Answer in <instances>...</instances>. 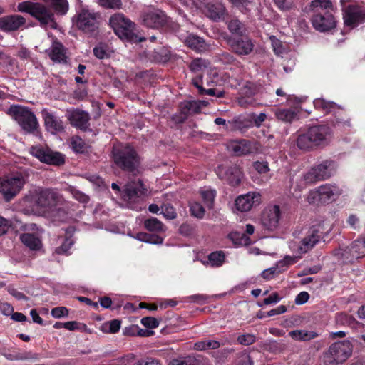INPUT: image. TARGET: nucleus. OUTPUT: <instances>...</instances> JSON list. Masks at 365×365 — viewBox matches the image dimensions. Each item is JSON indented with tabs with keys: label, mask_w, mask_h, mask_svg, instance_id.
<instances>
[{
	"label": "nucleus",
	"mask_w": 365,
	"mask_h": 365,
	"mask_svg": "<svg viewBox=\"0 0 365 365\" xmlns=\"http://www.w3.org/2000/svg\"><path fill=\"white\" fill-rule=\"evenodd\" d=\"M220 346L218 341L206 340L197 341L194 345V349L197 351H204L207 349H217Z\"/></svg>",
	"instance_id": "nucleus-43"
},
{
	"label": "nucleus",
	"mask_w": 365,
	"mask_h": 365,
	"mask_svg": "<svg viewBox=\"0 0 365 365\" xmlns=\"http://www.w3.org/2000/svg\"><path fill=\"white\" fill-rule=\"evenodd\" d=\"M23 24V18L19 15H11L0 18V29L4 31H13Z\"/></svg>",
	"instance_id": "nucleus-29"
},
{
	"label": "nucleus",
	"mask_w": 365,
	"mask_h": 365,
	"mask_svg": "<svg viewBox=\"0 0 365 365\" xmlns=\"http://www.w3.org/2000/svg\"><path fill=\"white\" fill-rule=\"evenodd\" d=\"M227 28L232 34L230 36H240L245 35V25L239 19H231L227 24Z\"/></svg>",
	"instance_id": "nucleus-32"
},
{
	"label": "nucleus",
	"mask_w": 365,
	"mask_h": 365,
	"mask_svg": "<svg viewBox=\"0 0 365 365\" xmlns=\"http://www.w3.org/2000/svg\"><path fill=\"white\" fill-rule=\"evenodd\" d=\"M23 177L19 174L14 177L0 178V193L6 202L11 201L21 190Z\"/></svg>",
	"instance_id": "nucleus-13"
},
{
	"label": "nucleus",
	"mask_w": 365,
	"mask_h": 365,
	"mask_svg": "<svg viewBox=\"0 0 365 365\" xmlns=\"http://www.w3.org/2000/svg\"><path fill=\"white\" fill-rule=\"evenodd\" d=\"M143 22L147 27L160 29L163 32L179 33L181 30L178 24L173 22L160 10L145 13Z\"/></svg>",
	"instance_id": "nucleus-7"
},
{
	"label": "nucleus",
	"mask_w": 365,
	"mask_h": 365,
	"mask_svg": "<svg viewBox=\"0 0 365 365\" xmlns=\"http://www.w3.org/2000/svg\"><path fill=\"white\" fill-rule=\"evenodd\" d=\"M71 192L73 197L82 203H87L89 201V197L84 194L83 192L76 189L75 187L71 188Z\"/></svg>",
	"instance_id": "nucleus-60"
},
{
	"label": "nucleus",
	"mask_w": 365,
	"mask_h": 365,
	"mask_svg": "<svg viewBox=\"0 0 365 365\" xmlns=\"http://www.w3.org/2000/svg\"><path fill=\"white\" fill-rule=\"evenodd\" d=\"M298 257H292L287 255L283 259L277 262V266L280 268L281 271L284 272L290 266L297 262Z\"/></svg>",
	"instance_id": "nucleus-50"
},
{
	"label": "nucleus",
	"mask_w": 365,
	"mask_h": 365,
	"mask_svg": "<svg viewBox=\"0 0 365 365\" xmlns=\"http://www.w3.org/2000/svg\"><path fill=\"white\" fill-rule=\"evenodd\" d=\"M133 365H161V364L158 359L148 357L145 359L138 360Z\"/></svg>",
	"instance_id": "nucleus-64"
},
{
	"label": "nucleus",
	"mask_w": 365,
	"mask_h": 365,
	"mask_svg": "<svg viewBox=\"0 0 365 365\" xmlns=\"http://www.w3.org/2000/svg\"><path fill=\"white\" fill-rule=\"evenodd\" d=\"M231 239L235 245H247L249 237L244 233L235 232L231 234Z\"/></svg>",
	"instance_id": "nucleus-58"
},
{
	"label": "nucleus",
	"mask_w": 365,
	"mask_h": 365,
	"mask_svg": "<svg viewBox=\"0 0 365 365\" xmlns=\"http://www.w3.org/2000/svg\"><path fill=\"white\" fill-rule=\"evenodd\" d=\"M353 346L350 341L343 340L333 343L323 354L324 365H339L351 355Z\"/></svg>",
	"instance_id": "nucleus-6"
},
{
	"label": "nucleus",
	"mask_w": 365,
	"mask_h": 365,
	"mask_svg": "<svg viewBox=\"0 0 365 365\" xmlns=\"http://www.w3.org/2000/svg\"><path fill=\"white\" fill-rule=\"evenodd\" d=\"M341 195L340 189L331 184H324L309 192L307 201L309 204H328Z\"/></svg>",
	"instance_id": "nucleus-8"
},
{
	"label": "nucleus",
	"mask_w": 365,
	"mask_h": 365,
	"mask_svg": "<svg viewBox=\"0 0 365 365\" xmlns=\"http://www.w3.org/2000/svg\"><path fill=\"white\" fill-rule=\"evenodd\" d=\"M333 137L332 128L328 124L307 125L298 131L297 145L308 150L329 143Z\"/></svg>",
	"instance_id": "nucleus-2"
},
{
	"label": "nucleus",
	"mask_w": 365,
	"mask_h": 365,
	"mask_svg": "<svg viewBox=\"0 0 365 365\" xmlns=\"http://www.w3.org/2000/svg\"><path fill=\"white\" fill-rule=\"evenodd\" d=\"M276 118L284 123H292L297 116V112L290 108H278L275 111Z\"/></svg>",
	"instance_id": "nucleus-34"
},
{
	"label": "nucleus",
	"mask_w": 365,
	"mask_h": 365,
	"mask_svg": "<svg viewBox=\"0 0 365 365\" xmlns=\"http://www.w3.org/2000/svg\"><path fill=\"white\" fill-rule=\"evenodd\" d=\"M68 313V309L65 307H56L51 309L52 317L56 319L67 317Z\"/></svg>",
	"instance_id": "nucleus-62"
},
{
	"label": "nucleus",
	"mask_w": 365,
	"mask_h": 365,
	"mask_svg": "<svg viewBox=\"0 0 365 365\" xmlns=\"http://www.w3.org/2000/svg\"><path fill=\"white\" fill-rule=\"evenodd\" d=\"M98 18L97 13L83 9L76 16V27L86 34L95 36L99 29Z\"/></svg>",
	"instance_id": "nucleus-9"
},
{
	"label": "nucleus",
	"mask_w": 365,
	"mask_h": 365,
	"mask_svg": "<svg viewBox=\"0 0 365 365\" xmlns=\"http://www.w3.org/2000/svg\"><path fill=\"white\" fill-rule=\"evenodd\" d=\"M205 8L207 17L215 21L222 20L227 14L225 6L219 1L209 2Z\"/></svg>",
	"instance_id": "nucleus-26"
},
{
	"label": "nucleus",
	"mask_w": 365,
	"mask_h": 365,
	"mask_svg": "<svg viewBox=\"0 0 365 365\" xmlns=\"http://www.w3.org/2000/svg\"><path fill=\"white\" fill-rule=\"evenodd\" d=\"M147 189L141 180L128 183L123 191V198L128 202L135 201L146 195Z\"/></svg>",
	"instance_id": "nucleus-20"
},
{
	"label": "nucleus",
	"mask_w": 365,
	"mask_h": 365,
	"mask_svg": "<svg viewBox=\"0 0 365 365\" xmlns=\"http://www.w3.org/2000/svg\"><path fill=\"white\" fill-rule=\"evenodd\" d=\"M336 322L338 324L345 325L351 328H356L359 324L358 321L351 315L345 312H339L336 315Z\"/></svg>",
	"instance_id": "nucleus-38"
},
{
	"label": "nucleus",
	"mask_w": 365,
	"mask_h": 365,
	"mask_svg": "<svg viewBox=\"0 0 365 365\" xmlns=\"http://www.w3.org/2000/svg\"><path fill=\"white\" fill-rule=\"evenodd\" d=\"M112 158L116 167L122 171L133 176L139 174L141 159L137 150L130 144L114 146Z\"/></svg>",
	"instance_id": "nucleus-3"
},
{
	"label": "nucleus",
	"mask_w": 365,
	"mask_h": 365,
	"mask_svg": "<svg viewBox=\"0 0 365 365\" xmlns=\"http://www.w3.org/2000/svg\"><path fill=\"white\" fill-rule=\"evenodd\" d=\"M49 57L54 62L66 63L65 49L61 43L56 42L53 45Z\"/></svg>",
	"instance_id": "nucleus-31"
},
{
	"label": "nucleus",
	"mask_w": 365,
	"mask_h": 365,
	"mask_svg": "<svg viewBox=\"0 0 365 365\" xmlns=\"http://www.w3.org/2000/svg\"><path fill=\"white\" fill-rule=\"evenodd\" d=\"M245 94L247 96H241L239 98V103L242 106H247L251 105L253 103L252 96L255 94L253 89L247 87H245L242 91V95Z\"/></svg>",
	"instance_id": "nucleus-46"
},
{
	"label": "nucleus",
	"mask_w": 365,
	"mask_h": 365,
	"mask_svg": "<svg viewBox=\"0 0 365 365\" xmlns=\"http://www.w3.org/2000/svg\"><path fill=\"white\" fill-rule=\"evenodd\" d=\"M229 49L237 56H248L254 49L252 39L246 35L240 36H226L225 38Z\"/></svg>",
	"instance_id": "nucleus-11"
},
{
	"label": "nucleus",
	"mask_w": 365,
	"mask_h": 365,
	"mask_svg": "<svg viewBox=\"0 0 365 365\" xmlns=\"http://www.w3.org/2000/svg\"><path fill=\"white\" fill-rule=\"evenodd\" d=\"M192 85L197 88L198 93L200 95H209L211 96H216L217 98H222L225 96V92L222 91H217L215 88H207L205 89L203 85L202 76L197 75L192 78Z\"/></svg>",
	"instance_id": "nucleus-30"
},
{
	"label": "nucleus",
	"mask_w": 365,
	"mask_h": 365,
	"mask_svg": "<svg viewBox=\"0 0 365 365\" xmlns=\"http://www.w3.org/2000/svg\"><path fill=\"white\" fill-rule=\"evenodd\" d=\"M209 63L207 61L202 59L201 58H197L193 59L188 67L190 71L195 74V76L197 75H202V73L207 68Z\"/></svg>",
	"instance_id": "nucleus-35"
},
{
	"label": "nucleus",
	"mask_w": 365,
	"mask_h": 365,
	"mask_svg": "<svg viewBox=\"0 0 365 365\" xmlns=\"http://www.w3.org/2000/svg\"><path fill=\"white\" fill-rule=\"evenodd\" d=\"M341 257L349 262L365 257V239L358 238L352 242L343 250Z\"/></svg>",
	"instance_id": "nucleus-18"
},
{
	"label": "nucleus",
	"mask_w": 365,
	"mask_h": 365,
	"mask_svg": "<svg viewBox=\"0 0 365 365\" xmlns=\"http://www.w3.org/2000/svg\"><path fill=\"white\" fill-rule=\"evenodd\" d=\"M141 324L146 328L154 329L159 326V322L156 318L145 317L142 318Z\"/></svg>",
	"instance_id": "nucleus-61"
},
{
	"label": "nucleus",
	"mask_w": 365,
	"mask_h": 365,
	"mask_svg": "<svg viewBox=\"0 0 365 365\" xmlns=\"http://www.w3.org/2000/svg\"><path fill=\"white\" fill-rule=\"evenodd\" d=\"M237 365H253V360L249 354L244 353L238 357Z\"/></svg>",
	"instance_id": "nucleus-63"
},
{
	"label": "nucleus",
	"mask_w": 365,
	"mask_h": 365,
	"mask_svg": "<svg viewBox=\"0 0 365 365\" xmlns=\"http://www.w3.org/2000/svg\"><path fill=\"white\" fill-rule=\"evenodd\" d=\"M201 196L204 200L205 204L209 208H211L214 202L215 192L212 190H204L201 192Z\"/></svg>",
	"instance_id": "nucleus-56"
},
{
	"label": "nucleus",
	"mask_w": 365,
	"mask_h": 365,
	"mask_svg": "<svg viewBox=\"0 0 365 365\" xmlns=\"http://www.w3.org/2000/svg\"><path fill=\"white\" fill-rule=\"evenodd\" d=\"M161 213L165 218L168 220H173L177 217L175 209L170 204H165L162 206Z\"/></svg>",
	"instance_id": "nucleus-53"
},
{
	"label": "nucleus",
	"mask_w": 365,
	"mask_h": 365,
	"mask_svg": "<svg viewBox=\"0 0 365 365\" xmlns=\"http://www.w3.org/2000/svg\"><path fill=\"white\" fill-rule=\"evenodd\" d=\"M281 273H282V272L281 271L280 268L277 266V264H276L274 267L264 270L262 272L261 276L263 279L266 280H270Z\"/></svg>",
	"instance_id": "nucleus-52"
},
{
	"label": "nucleus",
	"mask_w": 365,
	"mask_h": 365,
	"mask_svg": "<svg viewBox=\"0 0 365 365\" xmlns=\"http://www.w3.org/2000/svg\"><path fill=\"white\" fill-rule=\"evenodd\" d=\"M24 246L32 251L40 250L42 247L41 240L34 234L24 233Z\"/></svg>",
	"instance_id": "nucleus-36"
},
{
	"label": "nucleus",
	"mask_w": 365,
	"mask_h": 365,
	"mask_svg": "<svg viewBox=\"0 0 365 365\" xmlns=\"http://www.w3.org/2000/svg\"><path fill=\"white\" fill-rule=\"evenodd\" d=\"M204 101H184L178 106V109L188 118L192 114L200 113L202 106H205Z\"/></svg>",
	"instance_id": "nucleus-27"
},
{
	"label": "nucleus",
	"mask_w": 365,
	"mask_h": 365,
	"mask_svg": "<svg viewBox=\"0 0 365 365\" xmlns=\"http://www.w3.org/2000/svg\"><path fill=\"white\" fill-rule=\"evenodd\" d=\"M190 212L192 215L202 219L205 215V210L200 203L194 202L190 205Z\"/></svg>",
	"instance_id": "nucleus-54"
},
{
	"label": "nucleus",
	"mask_w": 365,
	"mask_h": 365,
	"mask_svg": "<svg viewBox=\"0 0 365 365\" xmlns=\"http://www.w3.org/2000/svg\"><path fill=\"white\" fill-rule=\"evenodd\" d=\"M312 24L314 28L321 32H324L336 26L334 15L328 10H314L312 17Z\"/></svg>",
	"instance_id": "nucleus-15"
},
{
	"label": "nucleus",
	"mask_w": 365,
	"mask_h": 365,
	"mask_svg": "<svg viewBox=\"0 0 365 365\" xmlns=\"http://www.w3.org/2000/svg\"><path fill=\"white\" fill-rule=\"evenodd\" d=\"M14 65V60L9 56L0 52V69L4 71H13V66Z\"/></svg>",
	"instance_id": "nucleus-47"
},
{
	"label": "nucleus",
	"mask_w": 365,
	"mask_h": 365,
	"mask_svg": "<svg viewBox=\"0 0 365 365\" xmlns=\"http://www.w3.org/2000/svg\"><path fill=\"white\" fill-rule=\"evenodd\" d=\"M332 4L329 0H314L312 1L311 6L313 10L322 11L327 10V9L331 7Z\"/></svg>",
	"instance_id": "nucleus-55"
},
{
	"label": "nucleus",
	"mask_w": 365,
	"mask_h": 365,
	"mask_svg": "<svg viewBox=\"0 0 365 365\" xmlns=\"http://www.w3.org/2000/svg\"><path fill=\"white\" fill-rule=\"evenodd\" d=\"M233 6L239 9L243 14L250 11V6L253 4V0H228Z\"/></svg>",
	"instance_id": "nucleus-45"
},
{
	"label": "nucleus",
	"mask_w": 365,
	"mask_h": 365,
	"mask_svg": "<svg viewBox=\"0 0 365 365\" xmlns=\"http://www.w3.org/2000/svg\"><path fill=\"white\" fill-rule=\"evenodd\" d=\"M6 113L23 128V106L12 105L8 109Z\"/></svg>",
	"instance_id": "nucleus-41"
},
{
	"label": "nucleus",
	"mask_w": 365,
	"mask_h": 365,
	"mask_svg": "<svg viewBox=\"0 0 365 365\" xmlns=\"http://www.w3.org/2000/svg\"><path fill=\"white\" fill-rule=\"evenodd\" d=\"M179 36V38L184 41L185 44L192 50L196 51H202L205 49L206 43L202 38H200L193 34L183 35L179 33H175Z\"/></svg>",
	"instance_id": "nucleus-28"
},
{
	"label": "nucleus",
	"mask_w": 365,
	"mask_h": 365,
	"mask_svg": "<svg viewBox=\"0 0 365 365\" xmlns=\"http://www.w3.org/2000/svg\"><path fill=\"white\" fill-rule=\"evenodd\" d=\"M135 238L139 241L155 245L162 244L163 242V237L158 235L143 232L137 233Z\"/></svg>",
	"instance_id": "nucleus-40"
},
{
	"label": "nucleus",
	"mask_w": 365,
	"mask_h": 365,
	"mask_svg": "<svg viewBox=\"0 0 365 365\" xmlns=\"http://www.w3.org/2000/svg\"><path fill=\"white\" fill-rule=\"evenodd\" d=\"M109 26L122 40L129 42L142 41L136 34V25L122 13H115L109 19Z\"/></svg>",
	"instance_id": "nucleus-4"
},
{
	"label": "nucleus",
	"mask_w": 365,
	"mask_h": 365,
	"mask_svg": "<svg viewBox=\"0 0 365 365\" xmlns=\"http://www.w3.org/2000/svg\"><path fill=\"white\" fill-rule=\"evenodd\" d=\"M145 228L150 232H162L164 231V225L158 219L150 217L144 221Z\"/></svg>",
	"instance_id": "nucleus-42"
},
{
	"label": "nucleus",
	"mask_w": 365,
	"mask_h": 365,
	"mask_svg": "<svg viewBox=\"0 0 365 365\" xmlns=\"http://www.w3.org/2000/svg\"><path fill=\"white\" fill-rule=\"evenodd\" d=\"M198 361L192 356L172 359L168 365H197Z\"/></svg>",
	"instance_id": "nucleus-49"
},
{
	"label": "nucleus",
	"mask_w": 365,
	"mask_h": 365,
	"mask_svg": "<svg viewBox=\"0 0 365 365\" xmlns=\"http://www.w3.org/2000/svg\"><path fill=\"white\" fill-rule=\"evenodd\" d=\"M66 202L63 195L56 189L35 187L24 195V214L38 216L51 215L60 211Z\"/></svg>",
	"instance_id": "nucleus-1"
},
{
	"label": "nucleus",
	"mask_w": 365,
	"mask_h": 365,
	"mask_svg": "<svg viewBox=\"0 0 365 365\" xmlns=\"http://www.w3.org/2000/svg\"><path fill=\"white\" fill-rule=\"evenodd\" d=\"M44 1H51L53 9L61 14H65L68 10V2L66 0H43Z\"/></svg>",
	"instance_id": "nucleus-51"
},
{
	"label": "nucleus",
	"mask_w": 365,
	"mask_h": 365,
	"mask_svg": "<svg viewBox=\"0 0 365 365\" xmlns=\"http://www.w3.org/2000/svg\"><path fill=\"white\" fill-rule=\"evenodd\" d=\"M322 232L320 230L319 226L312 227L307 235L302 240V244L299 246L300 253H306L312 249L322 238Z\"/></svg>",
	"instance_id": "nucleus-24"
},
{
	"label": "nucleus",
	"mask_w": 365,
	"mask_h": 365,
	"mask_svg": "<svg viewBox=\"0 0 365 365\" xmlns=\"http://www.w3.org/2000/svg\"><path fill=\"white\" fill-rule=\"evenodd\" d=\"M73 245V241L70 237H66L64 239L63 243L61 246L58 247L56 250L57 254H67L68 250L71 249L72 245Z\"/></svg>",
	"instance_id": "nucleus-57"
},
{
	"label": "nucleus",
	"mask_w": 365,
	"mask_h": 365,
	"mask_svg": "<svg viewBox=\"0 0 365 365\" xmlns=\"http://www.w3.org/2000/svg\"><path fill=\"white\" fill-rule=\"evenodd\" d=\"M44 124L46 130L52 134L63 132L64 125L62 120L51 113H43Z\"/></svg>",
	"instance_id": "nucleus-25"
},
{
	"label": "nucleus",
	"mask_w": 365,
	"mask_h": 365,
	"mask_svg": "<svg viewBox=\"0 0 365 365\" xmlns=\"http://www.w3.org/2000/svg\"><path fill=\"white\" fill-rule=\"evenodd\" d=\"M31 134L38 139L41 138L39 124L34 113L24 106V135Z\"/></svg>",
	"instance_id": "nucleus-23"
},
{
	"label": "nucleus",
	"mask_w": 365,
	"mask_h": 365,
	"mask_svg": "<svg viewBox=\"0 0 365 365\" xmlns=\"http://www.w3.org/2000/svg\"><path fill=\"white\" fill-rule=\"evenodd\" d=\"M24 13L29 14L38 20L42 26H46L50 22L54 21V15L52 11L38 2L24 1Z\"/></svg>",
	"instance_id": "nucleus-12"
},
{
	"label": "nucleus",
	"mask_w": 365,
	"mask_h": 365,
	"mask_svg": "<svg viewBox=\"0 0 365 365\" xmlns=\"http://www.w3.org/2000/svg\"><path fill=\"white\" fill-rule=\"evenodd\" d=\"M237 341L240 344L244 346H248L254 344L256 341V338L252 334H242L239 335L237 338Z\"/></svg>",
	"instance_id": "nucleus-59"
},
{
	"label": "nucleus",
	"mask_w": 365,
	"mask_h": 365,
	"mask_svg": "<svg viewBox=\"0 0 365 365\" xmlns=\"http://www.w3.org/2000/svg\"><path fill=\"white\" fill-rule=\"evenodd\" d=\"M30 153L41 162L48 165L61 166L65 163V156L59 152L52 151L41 146H31Z\"/></svg>",
	"instance_id": "nucleus-14"
},
{
	"label": "nucleus",
	"mask_w": 365,
	"mask_h": 365,
	"mask_svg": "<svg viewBox=\"0 0 365 365\" xmlns=\"http://www.w3.org/2000/svg\"><path fill=\"white\" fill-rule=\"evenodd\" d=\"M71 148L76 153L85 154L88 153V145L78 135H74L71 138Z\"/></svg>",
	"instance_id": "nucleus-33"
},
{
	"label": "nucleus",
	"mask_w": 365,
	"mask_h": 365,
	"mask_svg": "<svg viewBox=\"0 0 365 365\" xmlns=\"http://www.w3.org/2000/svg\"><path fill=\"white\" fill-rule=\"evenodd\" d=\"M261 195L257 192H249L238 196L235 200V207L240 212H247L252 207L259 205Z\"/></svg>",
	"instance_id": "nucleus-21"
},
{
	"label": "nucleus",
	"mask_w": 365,
	"mask_h": 365,
	"mask_svg": "<svg viewBox=\"0 0 365 365\" xmlns=\"http://www.w3.org/2000/svg\"><path fill=\"white\" fill-rule=\"evenodd\" d=\"M281 211L279 205L267 207L262 214L261 222L268 230H274L279 225Z\"/></svg>",
	"instance_id": "nucleus-19"
},
{
	"label": "nucleus",
	"mask_w": 365,
	"mask_h": 365,
	"mask_svg": "<svg viewBox=\"0 0 365 365\" xmlns=\"http://www.w3.org/2000/svg\"><path fill=\"white\" fill-rule=\"evenodd\" d=\"M334 172V162L326 160L313 167L304 175V180L307 184L314 183L330 178Z\"/></svg>",
	"instance_id": "nucleus-10"
},
{
	"label": "nucleus",
	"mask_w": 365,
	"mask_h": 365,
	"mask_svg": "<svg viewBox=\"0 0 365 365\" xmlns=\"http://www.w3.org/2000/svg\"><path fill=\"white\" fill-rule=\"evenodd\" d=\"M232 150L237 155H245L251 152V143L249 140H241L232 145Z\"/></svg>",
	"instance_id": "nucleus-39"
},
{
	"label": "nucleus",
	"mask_w": 365,
	"mask_h": 365,
	"mask_svg": "<svg viewBox=\"0 0 365 365\" xmlns=\"http://www.w3.org/2000/svg\"><path fill=\"white\" fill-rule=\"evenodd\" d=\"M289 336L297 341H309L318 336V334L314 331L305 330H294L289 333Z\"/></svg>",
	"instance_id": "nucleus-37"
},
{
	"label": "nucleus",
	"mask_w": 365,
	"mask_h": 365,
	"mask_svg": "<svg viewBox=\"0 0 365 365\" xmlns=\"http://www.w3.org/2000/svg\"><path fill=\"white\" fill-rule=\"evenodd\" d=\"M344 24L355 28L365 22V11L356 4H349L343 9Z\"/></svg>",
	"instance_id": "nucleus-16"
},
{
	"label": "nucleus",
	"mask_w": 365,
	"mask_h": 365,
	"mask_svg": "<svg viewBox=\"0 0 365 365\" xmlns=\"http://www.w3.org/2000/svg\"><path fill=\"white\" fill-rule=\"evenodd\" d=\"M68 119L72 126L83 131H86L90 126V115L88 113L82 110H71L68 114Z\"/></svg>",
	"instance_id": "nucleus-22"
},
{
	"label": "nucleus",
	"mask_w": 365,
	"mask_h": 365,
	"mask_svg": "<svg viewBox=\"0 0 365 365\" xmlns=\"http://www.w3.org/2000/svg\"><path fill=\"white\" fill-rule=\"evenodd\" d=\"M216 173L220 179L226 180L232 187L238 186L242 178V172L236 165H219L216 169Z\"/></svg>",
	"instance_id": "nucleus-17"
},
{
	"label": "nucleus",
	"mask_w": 365,
	"mask_h": 365,
	"mask_svg": "<svg viewBox=\"0 0 365 365\" xmlns=\"http://www.w3.org/2000/svg\"><path fill=\"white\" fill-rule=\"evenodd\" d=\"M313 103L316 110L326 115L332 113L333 118L330 119V122L334 128L340 129L350 126V120L347 118L345 111L336 103L324 98H317Z\"/></svg>",
	"instance_id": "nucleus-5"
},
{
	"label": "nucleus",
	"mask_w": 365,
	"mask_h": 365,
	"mask_svg": "<svg viewBox=\"0 0 365 365\" xmlns=\"http://www.w3.org/2000/svg\"><path fill=\"white\" fill-rule=\"evenodd\" d=\"M98 4L104 9L113 10L120 9L123 5L121 0H101Z\"/></svg>",
	"instance_id": "nucleus-48"
},
{
	"label": "nucleus",
	"mask_w": 365,
	"mask_h": 365,
	"mask_svg": "<svg viewBox=\"0 0 365 365\" xmlns=\"http://www.w3.org/2000/svg\"><path fill=\"white\" fill-rule=\"evenodd\" d=\"M225 257V255L222 251L212 252L207 257V263L211 267H220L223 264Z\"/></svg>",
	"instance_id": "nucleus-44"
}]
</instances>
